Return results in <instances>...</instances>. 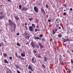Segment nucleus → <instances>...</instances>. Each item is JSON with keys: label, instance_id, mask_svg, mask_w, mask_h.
<instances>
[{"label": "nucleus", "instance_id": "nucleus-59", "mask_svg": "<svg viewBox=\"0 0 73 73\" xmlns=\"http://www.w3.org/2000/svg\"><path fill=\"white\" fill-rule=\"evenodd\" d=\"M25 25H27V23H26L25 24Z\"/></svg>", "mask_w": 73, "mask_h": 73}, {"label": "nucleus", "instance_id": "nucleus-39", "mask_svg": "<svg viewBox=\"0 0 73 73\" xmlns=\"http://www.w3.org/2000/svg\"><path fill=\"white\" fill-rule=\"evenodd\" d=\"M55 29H54V31H57V29H56V28H55Z\"/></svg>", "mask_w": 73, "mask_h": 73}, {"label": "nucleus", "instance_id": "nucleus-32", "mask_svg": "<svg viewBox=\"0 0 73 73\" xmlns=\"http://www.w3.org/2000/svg\"><path fill=\"white\" fill-rule=\"evenodd\" d=\"M63 15H64V16H66V13L65 12L63 14Z\"/></svg>", "mask_w": 73, "mask_h": 73}, {"label": "nucleus", "instance_id": "nucleus-22", "mask_svg": "<svg viewBox=\"0 0 73 73\" xmlns=\"http://www.w3.org/2000/svg\"><path fill=\"white\" fill-rule=\"evenodd\" d=\"M43 36V35L42 34H41L39 35V37H40V38H41Z\"/></svg>", "mask_w": 73, "mask_h": 73}, {"label": "nucleus", "instance_id": "nucleus-63", "mask_svg": "<svg viewBox=\"0 0 73 73\" xmlns=\"http://www.w3.org/2000/svg\"><path fill=\"white\" fill-rule=\"evenodd\" d=\"M37 31H40V29H38V30H37Z\"/></svg>", "mask_w": 73, "mask_h": 73}, {"label": "nucleus", "instance_id": "nucleus-17", "mask_svg": "<svg viewBox=\"0 0 73 73\" xmlns=\"http://www.w3.org/2000/svg\"><path fill=\"white\" fill-rule=\"evenodd\" d=\"M3 56L4 57H7V54L5 53H3Z\"/></svg>", "mask_w": 73, "mask_h": 73}, {"label": "nucleus", "instance_id": "nucleus-54", "mask_svg": "<svg viewBox=\"0 0 73 73\" xmlns=\"http://www.w3.org/2000/svg\"><path fill=\"white\" fill-rule=\"evenodd\" d=\"M38 27H39V26H38V25H37L36 26V28H38Z\"/></svg>", "mask_w": 73, "mask_h": 73}, {"label": "nucleus", "instance_id": "nucleus-9", "mask_svg": "<svg viewBox=\"0 0 73 73\" xmlns=\"http://www.w3.org/2000/svg\"><path fill=\"white\" fill-rule=\"evenodd\" d=\"M15 19L17 20V21L19 20V17L17 16H15Z\"/></svg>", "mask_w": 73, "mask_h": 73}, {"label": "nucleus", "instance_id": "nucleus-8", "mask_svg": "<svg viewBox=\"0 0 73 73\" xmlns=\"http://www.w3.org/2000/svg\"><path fill=\"white\" fill-rule=\"evenodd\" d=\"M38 44L40 46V48H41L42 49H43V48H44V46L41 45V43H39Z\"/></svg>", "mask_w": 73, "mask_h": 73}, {"label": "nucleus", "instance_id": "nucleus-15", "mask_svg": "<svg viewBox=\"0 0 73 73\" xmlns=\"http://www.w3.org/2000/svg\"><path fill=\"white\" fill-rule=\"evenodd\" d=\"M21 55L22 57H25V54L23 53H21Z\"/></svg>", "mask_w": 73, "mask_h": 73}, {"label": "nucleus", "instance_id": "nucleus-62", "mask_svg": "<svg viewBox=\"0 0 73 73\" xmlns=\"http://www.w3.org/2000/svg\"><path fill=\"white\" fill-rule=\"evenodd\" d=\"M1 44L2 45H3V42H1Z\"/></svg>", "mask_w": 73, "mask_h": 73}, {"label": "nucleus", "instance_id": "nucleus-3", "mask_svg": "<svg viewBox=\"0 0 73 73\" xmlns=\"http://www.w3.org/2000/svg\"><path fill=\"white\" fill-rule=\"evenodd\" d=\"M70 41V39H69V38L67 37V38L66 39H64V40L63 42H66L69 41Z\"/></svg>", "mask_w": 73, "mask_h": 73}, {"label": "nucleus", "instance_id": "nucleus-31", "mask_svg": "<svg viewBox=\"0 0 73 73\" xmlns=\"http://www.w3.org/2000/svg\"><path fill=\"white\" fill-rule=\"evenodd\" d=\"M42 66H43V68H46L45 66V65L44 64H42Z\"/></svg>", "mask_w": 73, "mask_h": 73}, {"label": "nucleus", "instance_id": "nucleus-38", "mask_svg": "<svg viewBox=\"0 0 73 73\" xmlns=\"http://www.w3.org/2000/svg\"><path fill=\"white\" fill-rule=\"evenodd\" d=\"M37 29H35V32H37Z\"/></svg>", "mask_w": 73, "mask_h": 73}, {"label": "nucleus", "instance_id": "nucleus-27", "mask_svg": "<svg viewBox=\"0 0 73 73\" xmlns=\"http://www.w3.org/2000/svg\"><path fill=\"white\" fill-rule=\"evenodd\" d=\"M46 7L47 8H48L49 7V6H48V4H47L46 5Z\"/></svg>", "mask_w": 73, "mask_h": 73}, {"label": "nucleus", "instance_id": "nucleus-7", "mask_svg": "<svg viewBox=\"0 0 73 73\" xmlns=\"http://www.w3.org/2000/svg\"><path fill=\"white\" fill-rule=\"evenodd\" d=\"M34 59H35V57H33L32 59V62H33V63H36V60H35V61H34Z\"/></svg>", "mask_w": 73, "mask_h": 73}, {"label": "nucleus", "instance_id": "nucleus-5", "mask_svg": "<svg viewBox=\"0 0 73 73\" xmlns=\"http://www.w3.org/2000/svg\"><path fill=\"white\" fill-rule=\"evenodd\" d=\"M33 27H30L29 28V31L30 32H33Z\"/></svg>", "mask_w": 73, "mask_h": 73}, {"label": "nucleus", "instance_id": "nucleus-55", "mask_svg": "<svg viewBox=\"0 0 73 73\" xmlns=\"http://www.w3.org/2000/svg\"><path fill=\"white\" fill-rule=\"evenodd\" d=\"M48 22H50L51 21H50V19L48 20Z\"/></svg>", "mask_w": 73, "mask_h": 73}, {"label": "nucleus", "instance_id": "nucleus-56", "mask_svg": "<svg viewBox=\"0 0 73 73\" xmlns=\"http://www.w3.org/2000/svg\"><path fill=\"white\" fill-rule=\"evenodd\" d=\"M71 63H72V64H73V61H71Z\"/></svg>", "mask_w": 73, "mask_h": 73}, {"label": "nucleus", "instance_id": "nucleus-49", "mask_svg": "<svg viewBox=\"0 0 73 73\" xmlns=\"http://www.w3.org/2000/svg\"><path fill=\"white\" fill-rule=\"evenodd\" d=\"M0 13L1 15H3V13L2 12H0Z\"/></svg>", "mask_w": 73, "mask_h": 73}, {"label": "nucleus", "instance_id": "nucleus-50", "mask_svg": "<svg viewBox=\"0 0 73 73\" xmlns=\"http://www.w3.org/2000/svg\"><path fill=\"white\" fill-rule=\"evenodd\" d=\"M70 11H73V9H72V8H71L70 9Z\"/></svg>", "mask_w": 73, "mask_h": 73}, {"label": "nucleus", "instance_id": "nucleus-20", "mask_svg": "<svg viewBox=\"0 0 73 73\" xmlns=\"http://www.w3.org/2000/svg\"><path fill=\"white\" fill-rule=\"evenodd\" d=\"M17 46H21V45H20V44H19V43H17Z\"/></svg>", "mask_w": 73, "mask_h": 73}, {"label": "nucleus", "instance_id": "nucleus-2", "mask_svg": "<svg viewBox=\"0 0 73 73\" xmlns=\"http://www.w3.org/2000/svg\"><path fill=\"white\" fill-rule=\"evenodd\" d=\"M34 9L35 11V12L36 13H38V9H37V7H34Z\"/></svg>", "mask_w": 73, "mask_h": 73}, {"label": "nucleus", "instance_id": "nucleus-29", "mask_svg": "<svg viewBox=\"0 0 73 73\" xmlns=\"http://www.w3.org/2000/svg\"><path fill=\"white\" fill-rule=\"evenodd\" d=\"M67 70H68L69 71L70 73H71V71L70 70V69H67Z\"/></svg>", "mask_w": 73, "mask_h": 73}, {"label": "nucleus", "instance_id": "nucleus-4", "mask_svg": "<svg viewBox=\"0 0 73 73\" xmlns=\"http://www.w3.org/2000/svg\"><path fill=\"white\" fill-rule=\"evenodd\" d=\"M30 45H31V46L33 47V48H35V43H34L33 41L31 42Z\"/></svg>", "mask_w": 73, "mask_h": 73}, {"label": "nucleus", "instance_id": "nucleus-58", "mask_svg": "<svg viewBox=\"0 0 73 73\" xmlns=\"http://www.w3.org/2000/svg\"><path fill=\"white\" fill-rule=\"evenodd\" d=\"M2 31V30L1 29H0V32H1V31Z\"/></svg>", "mask_w": 73, "mask_h": 73}, {"label": "nucleus", "instance_id": "nucleus-36", "mask_svg": "<svg viewBox=\"0 0 73 73\" xmlns=\"http://www.w3.org/2000/svg\"><path fill=\"white\" fill-rule=\"evenodd\" d=\"M63 5L64 7H66V4H63Z\"/></svg>", "mask_w": 73, "mask_h": 73}, {"label": "nucleus", "instance_id": "nucleus-40", "mask_svg": "<svg viewBox=\"0 0 73 73\" xmlns=\"http://www.w3.org/2000/svg\"><path fill=\"white\" fill-rule=\"evenodd\" d=\"M19 33H17V36H19Z\"/></svg>", "mask_w": 73, "mask_h": 73}, {"label": "nucleus", "instance_id": "nucleus-26", "mask_svg": "<svg viewBox=\"0 0 73 73\" xmlns=\"http://www.w3.org/2000/svg\"><path fill=\"white\" fill-rule=\"evenodd\" d=\"M15 66L17 68H19V66L17 65H15Z\"/></svg>", "mask_w": 73, "mask_h": 73}, {"label": "nucleus", "instance_id": "nucleus-25", "mask_svg": "<svg viewBox=\"0 0 73 73\" xmlns=\"http://www.w3.org/2000/svg\"><path fill=\"white\" fill-rule=\"evenodd\" d=\"M44 61H46L47 60H46V57H44Z\"/></svg>", "mask_w": 73, "mask_h": 73}, {"label": "nucleus", "instance_id": "nucleus-57", "mask_svg": "<svg viewBox=\"0 0 73 73\" xmlns=\"http://www.w3.org/2000/svg\"><path fill=\"white\" fill-rule=\"evenodd\" d=\"M4 42H5V43H6V44H7V41H6V40H5V41H4Z\"/></svg>", "mask_w": 73, "mask_h": 73}, {"label": "nucleus", "instance_id": "nucleus-60", "mask_svg": "<svg viewBox=\"0 0 73 73\" xmlns=\"http://www.w3.org/2000/svg\"><path fill=\"white\" fill-rule=\"evenodd\" d=\"M44 13V15H46V13H45V12H44V13Z\"/></svg>", "mask_w": 73, "mask_h": 73}, {"label": "nucleus", "instance_id": "nucleus-24", "mask_svg": "<svg viewBox=\"0 0 73 73\" xmlns=\"http://www.w3.org/2000/svg\"><path fill=\"white\" fill-rule=\"evenodd\" d=\"M28 10V8H27L26 9L25 8V7L24 8V11H26Z\"/></svg>", "mask_w": 73, "mask_h": 73}, {"label": "nucleus", "instance_id": "nucleus-12", "mask_svg": "<svg viewBox=\"0 0 73 73\" xmlns=\"http://www.w3.org/2000/svg\"><path fill=\"white\" fill-rule=\"evenodd\" d=\"M4 62L5 63H6V64H8V61L6 59H5L4 60Z\"/></svg>", "mask_w": 73, "mask_h": 73}, {"label": "nucleus", "instance_id": "nucleus-28", "mask_svg": "<svg viewBox=\"0 0 73 73\" xmlns=\"http://www.w3.org/2000/svg\"><path fill=\"white\" fill-rule=\"evenodd\" d=\"M19 7L20 9H21L22 8V6H21V5H19Z\"/></svg>", "mask_w": 73, "mask_h": 73}, {"label": "nucleus", "instance_id": "nucleus-10", "mask_svg": "<svg viewBox=\"0 0 73 73\" xmlns=\"http://www.w3.org/2000/svg\"><path fill=\"white\" fill-rule=\"evenodd\" d=\"M29 37H30V36H27L25 37V38H26V40H28V39L29 38Z\"/></svg>", "mask_w": 73, "mask_h": 73}, {"label": "nucleus", "instance_id": "nucleus-13", "mask_svg": "<svg viewBox=\"0 0 73 73\" xmlns=\"http://www.w3.org/2000/svg\"><path fill=\"white\" fill-rule=\"evenodd\" d=\"M5 17V16L4 15H3L2 16L0 17V19H4Z\"/></svg>", "mask_w": 73, "mask_h": 73}, {"label": "nucleus", "instance_id": "nucleus-64", "mask_svg": "<svg viewBox=\"0 0 73 73\" xmlns=\"http://www.w3.org/2000/svg\"><path fill=\"white\" fill-rule=\"evenodd\" d=\"M42 12L43 13H44V12H45V11H42Z\"/></svg>", "mask_w": 73, "mask_h": 73}, {"label": "nucleus", "instance_id": "nucleus-42", "mask_svg": "<svg viewBox=\"0 0 73 73\" xmlns=\"http://www.w3.org/2000/svg\"><path fill=\"white\" fill-rule=\"evenodd\" d=\"M9 59H10V60H12V57H10L9 58Z\"/></svg>", "mask_w": 73, "mask_h": 73}, {"label": "nucleus", "instance_id": "nucleus-19", "mask_svg": "<svg viewBox=\"0 0 73 73\" xmlns=\"http://www.w3.org/2000/svg\"><path fill=\"white\" fill-rule=\"evenodd\" d=\"M58 37L60 38V37H62V35L61 34H58Z\"/></svg>", "mask_w": 73, "mask_h": 73}, {"label": "nucleus", "instance_id": "nucleus-44", "mask_svg": "<svg viewBox=\"0 0 73 73\" xmlns=\"http://www.w3.org/2000/svg\"><path fill=\"white\" fill-rule=\"evenodd\" d=\"M26 45H28V44H29V42H27L26 43Z\"/></svg>", "mask_w": 73, "mask_h": 73}, {"label": "nucleus", "instance_id": "nucleus-16", "mask_svg": "<svg viewBox=\"0 0 73 73\" xmlns=\"http://www.w3.org/2000/svg\"><path fill=\"white\" fill-rule=\"evenodd\" d=\"M28 35V33H27L26 32L24 34V36H27Z\"/></svg>", "mask_w": 73, "mask_h": 73}, {"label": "nucleus", "instance_id": "nucleus-46", "mask_svg": "<svg viewBox=\"0 0 73 73\" xmlns=\"http://www.w3.org/2000/svg\"><path fill=\"white\" fill-rule=\"evenodd\" d=\"M22 11H24V7H23L22 8Z\"/></svg>", "mask_w": 73, "mask_h": 73}, {"label": "nucleus", "instance_id": "nucleus-52", "mask_svg": "<svg viewBox=\"0 0 73 73\" xmlns=\"http://www.w3.org/2000/svg\"><path fill=\"white\" fill-rule=\"evenodd\" d=\"M56 33L54 32H53V33H52V35H54V34H55Z\"/></svg>", "mask_w": 73, "mask_h": 73}, {"label": "nucleus", "instance_id": "nucleus-61", "mask_svg": "<svg viewBox=\"0 0 73 73\" xmlns=\"http://www.w3.org/2000/svg\"><path fill=\"white\" fill-rule=\"evenodd\" d=\"M58 29H61V27H58Z\"/></svg>", "mask_w": 73, "mask_h": 73}, {"label": "nucleus", "instance_id": "nucleus-37", "mask_svg": "<svg viewBox=\"0 0 73 73\" xmlns=\"http://www.w3.org/2000/svg\"><path fill=\"white\" fill-rule=\"evenodd\" d=\"M24 27L25 28L26 30H28V29H27V26H24Z\"/></svg>", "mask_w": 73, "mask_h": 73}, {"label": "nucleus", "instance_id": "nucleus-23", "mask_svg": "<svg viewBox=\"0 0 73 73\" xmlns=\"http://www.w3.org/2000/svg\"><path fill=\"white\" fill-rule=\"evenodd\" d=\"M32 26L33 27H34V28H35V24H32Z\"/></svg>", "mask_w": 73, "mask_h": 73}, {"label": "nucleus", "instance_id": "nucleus-43", "mask_svg": "<svg viewBox=\"0 0 73 73\" xmlns=\"http://www.w3.org/2000/svg\"><path fill=\"white\" fill-rule=\"evenodd\" d=\"M15 55L16 57L17 56V52H16L15 53Z\"/></svg>", "mask_w": 73, "mask_h": 73}, {"label": "nucleus", "instance_id": "nucleus-48", "mask_svg": "<svg viewBox=\"0 0 73 73\" xmlns=\"http://www.w3.org/2000/svg\"><path fill=\"white\" fill-rule=\"evenodd\" d=\"M17 72L18 73H21L20 71H19V70H17Z\"/></svg>", "mask_w": 73, "mask_h": 73}, {"label": "nucleus", "instance_id": "nucleus-35", "mask_svg": "<svg viewBox=\"0 0 73 73\" xmlns=\"http://www.w3.org/2000/svg\"><path fill=\"white\" fill-rule=\"evenodd\" d=\"M42 41H45V39L44 38H42Z\"/></svg>", "mask_w": 73, "mask_h": 73}, {"label": "nucleus", "instance_id": "nucleus-34", "mask_svg": "<svg viewBox=\"0 0 73 73\" xmlns=\"http://www.w3.org/2000/svg\"><path fill=\"white\" fill-rule=\"evenodd\" d=\"M59 27V24H57L56 25V28H58Z\"/></svg>", "mask_w": 73, "mask_h": 73}, {"label": "nucleus", "instance_id": "nucleus-30", "mask_svg": "<svg viewBox=\"0 0 73 73\" xmlns=\"http://www.w3.org/2000/svg\"><path fill=\"white\" fill-rule=\"evenodd\" d=\"M34 53H37V51H36V50H34L33 51Z\"/></svg>", "mask_w": 73, "mask_h": 73}, {"label": "nucleus", "instance_id": "nucleus-45", "mask_svg": "<svg viewBox=\"0 0 73 73\" xmlns=\"http://www.w3.org/2000/svg\"><path fill=\"white\" fill-rule=\"evenodd\" d=\"M38 5H40V2H39L38 3Z\"/></svg>", "mask_w": 73, "mask_h": 73}, {"label": "nucleus", "instance_id": "nucleus-1", "mask_svg": "<svg viewBox=\"0 0 73 73\" xmlns=\"http://www.w3.org/2000/svg\"><path fill=\"white\" fill-rule=\"evenodd\" d=\"M8 25H10V26H12V25H13L14 26V31H15V29L16 28V25H15V22H13L12 20L9 19V23H8Z\"/></svg>", "mask_w": 73, "mask_h": 73}, {"label": "nucleus", "instance_id": "nucleus-41", "mask_svg": "<svg viewBox=\"0 0 73 73\" xmlns=\"http://www.w3.org/2000/svg\"><path fill=\"white\" fill-rule=\"evenodd\" d=\"M38 58H41V56L39 55H38Z\"/></svg>", "mask_w": 73, "mask_h": 73}, {"label": "nucleus", "instance_id": "nucleus-21", "mask_svg": "<svg viewBox=\"0 0 73 73\" xmlns=\"http://www.w3.org/2000/svg\"><path fill=\"white\" fill-rule=\"evenodd\" d=\"M7 69L8 71H10V72H11L12 71H11V70L9 69V68H7Z\"/></svg>", "mask_w": 73, "mask_h": 73}, {"label": "nucleus", "instance_id": "nucleus-11", "mask_svg": "<svg viewBox=\"0 0 73 73\" xmlns=\"http://www.w3.org/2000/svg\"><path fill=\"white\" fill-rule=\"evenodd\" d=\"M34 38L35 40H36V39H37V40L38 39H39V40H41V39L39 38H38V37H35Z\"/></svg>", "mask_w": 73, "mask_h": 73}, {"label": "nucleus", "instance_id": "nucleus-6", "mask_svg": "<svg viewBox=\"0 0 73 73\" xmlns=\"http://www.w3.org/2000/svg\"><path fill=\"white\" fill-rule=\"evenodd\" d=\"M28 69H30V70H31L33 72V68L32 67V66H31L30 65H29V67H28Z\"/></svg>", "mask_w": 73, "mask_h": 73}, {"label": "nucleus", "instance_id": "nucleus-53", "mask_svg": "<svg viewBox=\"0 0 73 73\" xmlns=\"http://www.w3.org/2000/svg\"><path fill=\"white\" fill-rule=\"evenodd\" d=\"M36 46H37V47H38V48H39V46L38 45H36Z\"/></svg>", "mask_w": 73, "mask_h": 73}, {"label": "nucleus", "instance_id": "nucleus-14", "mask_svg": "<svg viewBox=\"0 0 73 73\" xmlns=\"http://www.w3.org/2000/svg\"><path fill=\"white\" fill-rule=\"evenodd\" d=\"M19 58H20L21 59V60H24V58H22L21 57V56H18Z\"/></svg>", "mask_w": 73, "mask_h": 73}, {"label": "nucleus", "instance_id": "nucleus-33", "mask_svg": "<svg viewBox=\"0 0 73 73\" xmlns=\"http://www.w3.org/2000/svg\"><path fill=\"white\" fill-rule=\"evenodd\" d=\"M42 12H43V11H44V10L42 8H41V9Z\"/></svg>", "mask_w": 73, "mask_h": 73}, {"label": "nucleus", "instance_id": "nucleus-47", "mask_svg": "<svg viewBox=\"0 0 73 73\" xmlns=\"http://www.w3.org/2000/svg\"><path fill=\"white\" fill-rule=\"evenodd\" d=\"M53 40V39L52 38H51L50 39V41H51Z\"/></svg>", "mask_w": 73, "mask_h": 73}, {"label": "nucleus", "instance_id": "nucleus-18", "mask_svg": "<svg viewBox=\"0 0 73 73\" xmlns=\"http://www.w3.org/2000/svg\"><path fill=\"white\" fill-rule=\"evenodd\" d=\"M29 20H30V21H32V20H33V18H29Z\"/></svg>", "mask_w": 73, "mask_h": 73}, {"label": "nucleus", "instance_id": "nucleus-51", "mask_svg": "<svg viewBox=\"0 0 73 73\" xmlns=\"http://www.w3.org/2000/svg\"><path fill=\"white\" fill-rule=\"evenodd\" d=\"M7 1H9V3H11V1L10 0H7Z\"/></svg>", "mask_w": 73, "mask_h": 73}]
</instances>
